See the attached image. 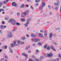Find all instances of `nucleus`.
I'll return each instance as SVG.
<instances>
[{"instance_id":"obj_1","label":"nucleus","mask_w":61,"mask_h":61,"mask_svg":"<svg viewBox=\"0 0 61 61\" xmlns=\"http://www.w3.org/2000/svg\"><path fill=\"white\" fill-rule=\"evenodd\" d=\"M9 22H11V24L12 25H20V23L18 22H16L15 20L12 19H11L9 21Z\"/></svg>"},{"instance_id":"obj_2","label":"nucleus","mask_w":61,"mask_h":61,"mask_svg":"<svg viewBox=\"0 0 61 61\" xmlns=\"http://www.w3.org/2000/svg\"><path fill=\"white\" fill-rule=\"evenodd\" d=\"M7 36L8 38H11L13 37V35H12L11 32H10L8 33Z\"/></svg>"},{"instance_id":"obj_3","label":"nucleus","mask_w":61,"mask_h":61,"mask_svg":"<svg viewBox=\"0 0 61 61\" xmlns=\"http://www.w3.org/2000/svg\"><path fill=\"white\" fill-rule=\"evenodd\" d=\"M13 43L14 44H13L12 43L10 45L11 47H14L15 46H17V44H16V42L15 41H14L13 42Z\"/></svg>"},{"instance_id":"obj_4","label":"nucleus","mask_w":61,"mask_h":61,"mask_svg":"<svg viewBox=\"0 0 61 61\" xmlns=\"http://www.w3.org/2000/svg\"><path fill=\"white\" fill-rule=\"evenodd\" d=\"M12 4L13 6H15L16 7H17V5L15 2H12Z\"/></svg>"},{"instance_id":"obj_5","label":"nucleus","mask_w":61,"mask_h":61,"mask_svg":"<svg viewBox=\"0 0 61 61\" xmlns=\"http://www.w3.org/2000/svg\"><path fill=\"white\" fill-rule=\"evenodd\" d=\"M26 15H28L29 13V10H25V12H23Z\"/></svg>"},{"instance_id":"obj_6","label":"nucleus","mask_w":61,"mask_h":61,"mask_svg":"<svg viewBox=\"0 0 61 61\" xmlns=\"http://www.w3.org/2000/svg\"><path fill=\"white\" fill-rule=\"evenodd\" d=\"M53 36V33H50V35H49V37L50 38V40H51V39L52 37Z\"/></svg>"},{"instance_id":"obj_7","label":"nucleus","mask_w":61,"mask_h":61,"mask_svg":"<svg viewBox=\"0 0 61 61\" xmlns=\"http://www.w3.org/2000/svg\"><path fill=\"white\" fill-rule=\"evenodd\" d=\"M9 1V0H6L5 1H4L3 2H2V3L5 4H6L7 3H8Z\"/></svg>"},{"instance_id":"obj_8","label":"nucleus","mask_w":61,"mask_h":61,"mask_svg":"<svg viewBox=\"0 0 61 61\" xmlns=\"http://www.w3.org/2000/svg\"><path fill=\"white\" fill-rule=\"evenodd\" d=\"M39 36L40 37H42V38H44V36L43 34H42L41 33H40L39 34Z\"/></svg>"},{"instance_id":"obj_9","label":"nucleus","mask_w":61,"mask_h":61,"mask_svg":"<svg viewBox=\"0 0 61 61\" xmlns=\"http://www.w3.org/2000/svg\"><path fill=\"white\" fill-rule=\"evenodd\" d=\"M47 55L49 57H50V56H53V54L52 53H51L50 54H48L47 53Z\"/></svg>"},{"instance_id":"obj_10","label":"nucleus","mask_w":61,"mask_h":61,"mask_svg":"<svg viewBox=\"0 0 61 61\" xmlns=\"http://www.w3.org/2000/svg\"><path fill=\"white\" fill-rule=\"evenodd\" d=\"M25 15H26L23 13L22 15H21V16L22 17H25Z\"/></svg>"},{"instance_id":"obj_11","label":"nucleus","mask_w":61,"mask_h":61,"mask_svg":"<svg viewBox=\"0 0 61 61\" xmlns=\"http://www.w3.org/2000/svg\"><path fill=\"white\" fill-rule=\"evenodd\" d=\"M31 18H28L27 19L26 22H28V23H29V21H30L31 20Z\"/></svg>"},{"instance_id":"obj_12","label":"nucleus","mask_w":61,"mask_h":61,"mask_svg":"<svg viewBox=\"0 0 61 61\" xmlns=\"http://www.w3.org/2000/svg\"><path fill=\"white\" fill-rule=\"evenodd\" d=\"M51 49H52V50H53L54 51H56V50H55V49H54V47L53 46L51 45Z\"/></svg>"},{"instance_id":"obj_13","label":"nucleus","mask_w":61,"mask_h":61,"mask_svg":"<svg viewBox=\"0 0 61 61\" xmlns=\"http://www.w3.org/2000/svg\"><path fill=\"white\" fill-rule=\"evenodd\" d=\"M22 55L23 56H25V57H27V56L26 55V54L25 53H23L22 54Z\"/></svg>"},{"instance_id":"obj_14","label":"nucleus","mask_w":61,"mask_h":61,"mask_svg":"<svg viewBox=\"0 0 61 61\" xmlns=\"http://www.w3.org/2000/svg\"><path fill=\"white\" fill-rule=\"evenodd\" d=\"M9 51L11 53H13V50H11L10 48V47H9Z\"/></svg>"},{"instance_id":"obj_15","label":"nucleus","mask_w":61,"mask_h":61,"mask_svg":"<svg viewBox=\"0 0 61 61\" xmlns=\"http://www.w3.org/2000/svg\"><path fill=\"white\" fill-rule=\"evenodd\" d=\"M29 24L28 22L26 21V23L25 24V26H28V24Z\"/></svg>"},{"instance_id":"obj_16","label":"nucleus","mask_w":61,"mask_h":61,"mask_svg":"<svg viewBox=\"0 0 61 61\" xmlns=\"http://www.w3.org/2000/svg\"><path fill=\"white\" fill-rule=\"evenodd\" d=\"M43 58H44V57H43V56H41L40 58V61H42V60L43 59Z\"/></svg>"},{"instance_id":"obj_17","label":"nucleus","mask_w":61,"mask_h":61,"mask_svg":"<svg viewBox=\"0 0 61 61\" xmlns=\"http://www.w3.org/2000/svg\"><path fill=\"white\" fill-rule=\"evenodd\" d=\"M24 4H22L21 6H20V8H24Z\"/></svg>"},{"instance_id":"obj_18","label":"nucleus","mask_w":61,"mask_h":61,"mask_svg":"<svg viewBox=\"0 0 61 61\" xmlns=\"http://www.w3.org/2000/svg\"><path fill=\"white\" fill-rule=\"evenodd\" d=\"M46 35H47V32L46 31V30H45V32H44V36H46Z\"/></svg>"},{"instance_id":"obj_19","label":"nucleus","mask_w":61,"mask_h":61,"mask_svg":"<svg viewBox=\"0 0 61 61\" xmlns=\"http://www.w3.org/2000/svg\"><path fill=\"white\" fill-rule=\"evenodd\" d=\"M58 7H59L56 6V7L55 8L56 10L58 11Z\"/></svg>"},{"instance_id":"obj_20","label":"nucleus","mask_w":61,"mask_h":61,"mask_svg":"<svg viewBox=\"0 0 61 61\" xmlns=\"http://www.w3.org/2000/svg\"><path fill=\"white\" fill-rule=\"evenodd\" d=\"M21 39L22 40H24L25 39V37H23L21 38Z\"/></svg>"},{"instance_id":"obj_21","label":"nucleus","mask_w":61,"mask_h":61,"mask_svg":"<svg viewBox=\"0 0 61 61\" xmlns=\"http://www.w3.org/2000/svg\"><path fill=\"white\" fill-rule=\"evenodd\" d=\"M39 40L38 39H36L35 40V42H39Z\"/></svg>"},{"instance_id":"obj_22","label":"nucleus","mask_w":61,"mask_h":61,"mask_svg":"<svg viewBox=\"0 0 61 61\" xmlns=\"http://www.w3.org/2000/svg\"><path fill=\"white\" fill-rule=\"evenodd\" d=\"M45 3L43 2L42 3V5L43 6V7L44 6H45Z\"/></svg>"},{"instance_id":"obj_23","label":"nucleus","mask_w":61,"mask_h":61,"mask_svg":"<svg viewBox=\"0 0 61 61\" xmlns=\"http://www.w3.org/2000/svg\"><path fill=\"white\" fill-rule=\"evenodd\" d=\"M21 21H24L25 22V19L24 18H21Z\"/></svg>"},{"instance_id":"obj_24","label":"nucleus","mask_w":61,"mask_h":61,"mask_svg":"<svg viewBox=\"0 0 61 61\" xmlns=\"http://www.w3.org/2000/svg\"><path fill=\"white\" fill-rule=\"evenodd\" d=\"M30 48V46H27L26 48H25V50H27L28 48Z\"/></svg>"},{"instance_id":"obj_25","label":"nucleus","mask_w":61,"mask_h":61,"mask_svg":"<svg viewBox=\"0 0 61 61\" xmlns=\"http://www.w3.org/2000/svg\"><path fill=\"white\" fill-rule=\"evenodd\" d=\"M34 61H40V60H39L37 59H35L34 60Z\"/></svg>"},{"instance_id":"obj_26","label":"nucleus","mask_w":61,"mask_h":61,"mask_svg":"<svg viewBox=\"0 0 61 61\" xmlns=\"http://www.w3.org/2000/svg\"><path fill=\"white\" fill-rule=\"evenodd\" d=\"M5 11V10L2 9H0V12H1L2 11Z\"/></svg>"},{"instance_id":"obj_27","label":"nucleus","mask_w":61,"mask_h":61,"mask_svg":"<svg viewBox=\"0 0 61 61\" xmlns=\"http://www.w3.org/2000/svg\"><path fill=\"white\" fill-rule=\"evenodd\" d=\"M50 47L49 46H47V50H49L50 49Z\"/></svg>"},{"instance_id":"obj_28","label":"nucleus","mask_w":61,"mask_h":61,"mask_svg":"<svg viewBox=\"0 0 61 61\" xmlns=\"http://www.w3.org/2000/svg\"><path fill=\"white\" fill-rule=\"evenodd\" d=\"M31 36L32 37H35V36H36V35H34L33 34H32L31 35Z\"/></svg>"},{"instance_id":"obj_29","label":"nucleus","mask_w":61,"mask_h":61,"mask_svg":"<svg viewBox=\"0 0 61 61\" xmlns=\"http://www.w3.org/2000/svg\"><path fill=\"white\" fill-rule=\"evenodd\" d=\"M35 1L36 3H38L40 2V0H36Z\"/></svg>"},{"instance_id":"obj_30","label":"nucleus","mask_w":61,"mask_h":61,"mask_svg":"<svg viewBox=\"0 0 61 61\" xmlns=\"http://www.w3.org/2000/svg\"><path fill=\"white\" fill-rule=\"evenodd\" d=\"M30 8L32 9V10H34V7H33L32 6H30Z\"/></svg>"},{"instance_id":"obj_31","label":"nucleus","mask_w":61,"mask_h":61,"mask_svg":"<svg viewBox=\"0 0 61 61\" xmlns=\"http://www.w3.org/2000/svg\"><path fill=\"white\" fill-rule=\"evenodd\" d=\"M4 47L5 48V49H7V46H4Z\"/></svg>"},{"instance_id":"obj_32","label":"nucleus","mask_w":61,"mask_h":61,"mask_svg":"<svg viewBox=\"0 0 61 61\" xmlns=\"http://www.w3.org/2000/svg\"><path fill=\"white\" fill-rule=\"evenodd\" d=\"M4 27V25H1L0 26V28L1 29H3V27Z\"/></svg>"},{"instance_id":"obj_33","label":"nucleus","mask_w":61,"mask_h":61,"mask_svg":"<svg viewBox=\"0 0 61 61\" xmlns=\"http://www.w3.org/2000/svg\"><path fill=\"white\" fill-rule=\"evenodd\" d=\"M3 5V4H2V3L1 2H0V7H1L2 6V5Z\"/></svg>"},{"instance_id":"obj_34","label":"nucleus","mask_w":61,"mask_h":61,"mask_svg":"<svg viewBox=\"0 0 61 61\" xmlns=\"http://www.w3.org/2000/svg\"><path fill=\"white\" fill-rule=\"evenodd\" d=\"M59 59L58 58H57L55 60H54L55 61H59Z\"/></svg>"},{"instance_id":"obj_35","label":"nucleus","mask_w":61,"mask_h":61,"mask_svg":"<svg viewBox=\"0 0 61 61\" xmlns=\"http://www.w3.org/2000/svg\"><path fill=\"white\" fill-rule=\"evenodd\" d=\"M43 6L41 7L40 8V10H42L43 9Z\"/></svg>"},{"instance_id":"obj_36","label":"nucleus","mask_w":61,"mask_h":61,"mask_svg":"<svg viewBox=\"0 0 61 61\" xmlns=\"http://www.w3.org/2000/svg\"><path fill=\"white\" fill-rule=\"evenodd\" d=\"M20 43V41H18V43H17L18 45H19Z\"/></svg>"},{"instance_id":"obj_37","label":"nucleus","mask_w":61,"mask_h":61,"mask_svg":"<svg viewBox=\"0 0 61 61\" xmlns=\"http://www.w3.org/2000/svg\"><path fill=\"white\" fill-rule=\"evenodd\" d=\"M38 45H39V46H42V44L40 43V42L38 43Z\"/></svg>"},{"instance_id":"obj_38","label":"nucleus","mask_w":61,"mask_h":61,"mask_svg":"<svg viewBox=\"0 0 61 61\" xmlns=\"http://www.w3.org/2000/svg\"><path fill=\"white\" fill-rule=\"evenodd\" d=\"M6 40H5V38H3V40H2V42H3V41H5Z\"/></svg>"},{"instance_id":"obj_39","label":"nucleus","mask_w":61,"mask_h":61,"mask_svg":"<svg viewBox=\"0 0 61 61\" xmlns=\"http://www.w3.org/2000/svg\"><path fill=\"white\" fill-rule=\"evenodd\" d=\"M20 43L22 45L23 44H25V42H22V41H21Z\"/></svg>"},{"instance_id":"obj_40","label":"nucleus","mask_w":61,"mask_h":61,"mask_svg":"<svg viewBox=\"0 0 61 61\" xmlns=\"http://www.w3.org/2000/svg\"><path fill=\"white\" fill-rule=\"evenodd\" d=\"M59 2H60L59 0H57V5H58V3H59Z\"/></svg>"},{"instance_id":"obj_41","label":"nucleus","mask_w":61,"mask_h":61,"mask_svg":"<svg viewBox=\"0 0 61 61\" xmlns=\"http://www.w3.org/2000/svg\"><path fill=\"white\" fill-rule=\"evenodd\" d=\"M16 28H14L13 30V31H16Z\"/></svg>"},{"instance_id":"obj_42","label":"nucleus","mask_w":61,"mask_h":61,"mask_svg":"<svg viewBox=\"0 0 61 61\" xmlns=\"http://www.w3.org/2000/svg\"><path fill=\"white\" fill-rule=\"evenodd\" d=\"M5 20H8V17H7L5 19Z\"/></svg>"},{"instance_id":"obj_43","label":"nucleus","mask_w":61,"mask_h":61,"mask_svg":"<svg viewBox=\"0 0 61 61\" xmlns=\"http://www.w3.org/2000/svg\"><path fill=\"white\" fill-rule=\"evenodd\" d=\"M5 58H6V59L8 58V57L7 56V55H6L5 56Z\"/></svg>"},{"instance_id":"obj_44","label":"nucleus","mask_w":61,"mask_h":61,"mask_svg":"<svg viewBox=\"0 0 61 61\" xmlns=\"http://www.w3.org/2000/svg\"><path fill=\"white\" fill-rule=\"evenodd\" d=\"M40 32L41 33H44V31H43V30H41L40 31Z\"/></svg>"},{"instance_id":"obj_45","label":"nucleus","mask_w":61,"mask_h":61,"mask_svg":"<svg viewBox=\"0 0 61 61\" xmlns=\"http://www.w3.org/2000/svg\"><path fill=\"white\" fill-rule=\"evenodd\" d=\"M47 45H45L44 46V48H46V47L47 46Z\"/></svg>"},{"instance_id":"obj_46","label":"nucleus","mask_w":61,"mask_h":61,"mask_svg":"<svg viewBox=\"0 0 61 61\" xmlns=\"http://www.w3.org/2000/svg\"><path fill=\"white\" fill-rule=\"evenodd\" d=\"M27 30H29V27H28L27 28Z\"/></svg>"},{"instance_id":"obj_47","label":"nucleus","mask_w":61,"mask_h":61,"mask_svg":"<svg viewBox=\"0 0 61 61\" xmlns=\"http://www.w3.org/2000/svg\"><path fill=\"white\" fill-rule=\"evenodd\" d=\"M35 5L36 6H37V5H39V4L36 3V4Z\"/></svg>"},{"instance_id":"obj_48","label":"nucleus","mask_w":61,"mask_h":61,"mask_svg":"<svg viewBox=\"0 0 61 61\" xmlns=\"http://www.w3.org/2000/svg\"><path fill=\"white\" fill-rule=\"evenodd\" d=\"M35 45H36V44H35V43H33V46L34 47H35V46H35Z\"/></svg>"},{"instance_id":"obj_49","label":"nucleus","mask_w":61,"mask_h":61,"mask_svg":"<svg viewBox=\"0 0 61 61\" xmlns=\"http://www.w3.org/2000/svg\"><path fill=\"white\" fill-rule=\"evenodd\" d=\"M26 36L27 37H29V36L27 34L26 35Z\"/></svg>"},{"instance_id":"obj_50","label":"nucleus","mask_w":61,"mask_h":61,"mask_svg":"<svg viewBox=\"0 0 61 61\" xmlns=\"http://www.w3.org/2000/svg\"><path fill=\"white\" fill-rule=\"evenodd\" d=\"M31 40L32 41V42H33V41H34V39H31Z\"/></svg>"},{"instance_id":"obj_51","label":"nucleus","mask_w":61,"mask_h":61,"mask_svg":"<svg viewBox=\"0 0 61 61\" xmlns=\"http://www.w3.org/2000/svg\"><path fill=\"white\" fill-rule=\"evenodd\" d=\"M44 55L45 56H47V55L46 53H44Z\"/></svg>"},{"instance_id":"obj_52","label":"nucleus","mask_w":61,"mask_h":61,"mask_svg":"<svg viewBox=\"0 0 61 61\" xmlns=\"http://www.w3.org/2000/svg\"><path fill=\"white\" fill-rule=\"evenodd\" d=\"M36 52H39V51H38V50H36Z\"/></svg>"},{"instance_id":"obj_53","label":"nucleus","mask_w":61,"mask_h":61,"mask_svg":"<svg viewBox=\"0 0 61 61\" xmlns=\"http://www.w3.org/2000/svg\"><path fill=\"white\" fill-rule=\"evenodd\" d=\"M17 15L18 16H19V15H20V13H17Z\"/></svg>"},{"instance_id":"obj_54","label":"nucleus","mask_w":61,"mask_h":61,"mask_svg":"<svg viewBox=\"0 0 61 61\" xmlns=\"http://www.w3.org/2000/svg\"><path fill=\"white\" fill-rule=\"evenodd\" d=\"M49 14L50 15H52V12H50L49 13Z\"/></svg>"},{"instance_id":"obj_55","label":"nucleus","mask_w":61,"mask_h":61,"mask_svg":"<svg viewBox=\"0 0 61 61\" xmlns=\"http://www.w3.org/2000/svg\"><path fill=\"white\" fill-rule=\"evenodd\" d=\"M2 24H5V22L4 21H2Z\"/></svg>"},{"instance_id":"obj_56","label":"nucleus","mask_w":61,"mask_h":61,"mask_svg":"<svg viewBox=\"0 0 61 61\" xmlns=\"http://www.w3.org/2000/svg\"><path fill=\"white\" fill-rule=\"evenodd\" d=\"M54 4L55 5H57V4L56 2Z\"/></svg>"},{"instance_id":"obj_57","label":"nucleus","mask_w":61,"mask_h":61,"mask_svg":"<svg viewBox=\"0 0 61 61\" xmlns=\"http://www.w3.org/2000/svg\"><path fill=\"white\" fill-rule=\"evenodd\" d=\"M29 61H33V60L32 59H29Z\"/></svg>"},{"instance_id":"obj_58","label":"nucleus","mask_w":61,"mask_h":61,"mask_svg":"<svg viewBox=\"0 0 61 61\" xmlns=\"http://www.w3.org/2000/svg\"><path fill=\"white\" fill-rule=\"evenodd\" d=\"M59 58H61V56L60 55H59L58 56Z\"/></svg>"},{"instance_id":"obj_59","label":"nucleus","mask_w":61,"mask_h":61,"mask_svg":"<svg viewBox=\"0 0 61 61\" xmlns=\"http://www.w3.org/2000/svg\"><path fill=\"white\" fill-rule=\"evenodd\" d=\"M59 29V28H55L56 30H58Z\"/></svg>"},{"instance_id":"obj_60","label":"nucleus","mask_w":61,"mask_h":61,"mask_svg":"<svg viewBox=\"0 0 61 61\" xmlns=\"http://www.w3.org/2000/svg\"><path fill=\"white\" fill-rule=\"evenodd\" d=\"M6 55H5V54H3V56H6Z\"/></svg>"},{"instance_id":"obj_61","label":"nucleus","mask_w":61,"mask_h":61,"mask_svg":"<svg viewBox=\"0 0 61 61\" xmlns=\"http://www.w3.org/2000/svg\"><path fill=\"white\" fill-rule=\"evenodd\" d=\"M48 7H49V8H51V7H50V5H48Z\"/></svg>"},{"instance_id":"obj_62","label":"nucleus","mask_w":61,"mask_h":61,"mask_svg":"<svg viewBox=\"0 0 61 61\" xmlns=\"http://www.w3.org/2000/svg\"><path fill=\"white\" fill-rule=\"evenodd\" d=\"M27 1L28 2H30V0H27Z\"/></svg>"},{"instance_id":"obj_63","label":"nucleus","mask_w":61,"mask_h":61,"mask_svg":"<svg viewBox=\"0 0 61 61\" xmlns=\"http://www.w3.org/2000/svg\"><path fill=\"white\" fill-rule=\"evenodd\" d=\"M1 61H3V60H4V59H1Z\"/></svg>"},{"instance_id":"obj_64","label":"nucleus","mask_w":61,"mask_h":61,"mask_svg":"<svg viewBox=\"0 0 61 61\" xmlns=\"http://www.w3.org/2000/svg\"><path fill=\"white\" fill-rule=\"evenodd\" d=\"M56 36V34H54L53 36L54 37H55Z\"/></svg>"}]
</instances>
